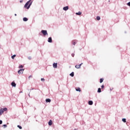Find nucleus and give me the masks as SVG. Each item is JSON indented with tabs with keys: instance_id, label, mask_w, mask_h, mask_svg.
Here are the masks:
<instances>
[{
	"instance_id": "f257e3e1",
	"label": "nucleus",
	"mask_w": 130,
	"mask_h": 130,
	"mask_svg": "<svg viewBox=\"0 0 130 130\" xmlns=\"http://www.w3.org/2000/svg\"><path fill=\"white\" fill-rule=\"evenodd\" d=\"M31 5H32V2H31V0H29L25 4V5H24V8H26L27 9H30Z\"/></svg>"
},
{
	"instance_id": "f03ea898",
	"label": "nucleus",
	"mask_w": 130,
	"mask_h": 130,
	"mask_svg": "<svg viewBox=\"0 0 130 130\" xmlns=\"http://www.w3.org/2000/svg\"><path fill=\"white\" fill-rule=\"evenodd\" d=\"M41 32L43 34L44 36H46V35H48V33H47V30H42Z\"/></svg>"
},
{
	"instance_id": "7ed1b4c3",
	"label": "nucleus",
	"mask_w": 130,
	"mask_h": 130,
	"mask_svg": "<svg viewBox=\"0 0 130 130\" xmlns=\"http://www.w3.org/2000/svg\"><path fill=\"white\" fill-rule=\"evenodd\" d=\"M23 72H24V69H20L18 71V73L19 74V75H21L23 74Z\"/></svg>"
},
{
	"instance_id": "20e7f679",
	"label": "nucleus",
	"mask_w": 130,
	"mask_h": 130,
	"mask_svg": "<svg viewBox=\"0 0 130 130\" xmlns=\"http://www.w3.org/2000/svg\"><path fill=\"white\" fill-rule=\"evenodd\" d=\"M83 64V63H82L81 64H79V65H76L75 66V68L76 69H81V66Z\"/></svg>"
},
{
	"instance_id": "39448f33",
	"label": "nucleus",
	"mask_w": 130,
	"mask_h": 130,
	"mask_svg": "<svg viewBox=\"0 0 130 130\" xmlns=\"http://www.w3.org/2000/svg\"><path fill=\"white\" fill-rule=\"evenodd\" d=\"M53 67L54 68V69H57V63H54L53 64Z\"/></svg>"
},
{
	"instance_id": "423d86ee",
	"label": "nucleus",
	"mask_w": 130,
	"mask_h": 130,
	"mask_svg": "<svg viewBox=\"0 0 130 130\" xmlns=\"http://www.w3.org/2000/svg\"><path fill=\"white\" fill-rule=\"evenodd\" d=\"M48 42L50 43H51V42H52V39L51 38V37H50L48 39Z\"/></svg>"
},
{
	"instance_id": "0eeeda50",
	"label": "nucleus",
	"mask_w": 130,
	"mask_h": 130,
	"mask_svg": "<svg viewBox=\"0 0 130 130\" xmlns=\"http://www.w3.org/2000/svg\"><path fill=\"white\" fill-rule=\"evenodd\" d=\"M63 10L64 11H68V10H69V7L68 6H66L63 8Z\"/></svg>"
},
{
	"instance_id": "6e6552de",
	"label": "nucleus",
	"mask_w": 130,
	"mask_h": 130,
	"mask_svg": "<svg viewBox=\"0 0 130 130\" xmlns=\"http://www.w3.org/2000/svg\"><path fill=\"white\" fill-rule=\"evenodd\" d=\"M72 43L73 44V45H76V44H77V41L76 40H73L72 42Z\"/></svg>"
},
{
	"instance_id": "1a4fd4ad",
	"label": "nucleus",
	"mask_w": 130,
	"mask_h": 130,
	"mask_svg": "<svg viewBox=\"0 0 130 130\" xmlns=\"http://www.w3.org/2000/svg\"><path fill=\"white\" fill-rule=\"evenodd\" d=\"M46 102H47V103L51 102V100H50V99H46Z\"/></svg>"
},
{
	"instance_id": "9d476101",
	"label": "nucleus",
	"mask_w": 130,
	"mask_h": 130,
	"mask_svg": "<svg viewBox=\"0 0 130 130\" xmlns=\"http://www.w3.org/2000/svg\"><path fill=\"white\" fill-rule=\"evenodd\" d=\"M88 104H89V105H93V101H89L88 102Z\"/></svg>"
},
{
	"instance_id": "9b49d317",
	"label": "nucleus",
	"mask_w": 130,
	"mask_h": 130,
	"mask_svg": "<svg viewBox=\"0 0 130 130\" xmlns=\"http://www.w3.org/2000/svg\"><path fill=\"white\" fill-rule=\"evenodd\" d=\"M3 113H4V110H3V109H1L0 110V115H2V114H3Z\"/></svg>"
},
{
	"instance_id": "f8f14e48",
	"label": "nucleus",
	"mask_w": 130,
	"mask_h": 130,
	"mask_svg": "<svg viewBox=\"0 0 130 130\" xmlns=\"http://www.w3.org/2000/svg\"><path fill=\"white\" fill-rule=\"evenodd\" d=\"M11 85L12 87H16V83L15 82H12Z\"/></svg>"
},
{
	"instance_id": "ddd939ff",
	"label": "nucleus",
	"mask_w": 130,
	"mask_h": 130,
	"mask_svg": "<svg viewBox=\"0 0 130 130\" xmlns=\"http://www.w3.org/2000/svg\"><path fill=\"white\" fill-rule=\"evenodd\" d=\"M48 124L49 125H52V121L51 120H50L49 122H48Z\"/></svg>"
},
{
	"instance_id": "4468645a",
	"label": "nucleus",
	"mask_w": 130,
	"mask_h": 130,
	"mask_svg": "<svg viewBox=\"0 0 130 130\" xmlns=\"http://www.w3.org/2000/svg\"><path fill=\"white\" fill-rule=\"evenodd\" d=\"M76 91L81 92V89L80 88V87H78L77 88H76Z\"/></svg>"
},
{
	"instance_id": "2eb2a0df",
	"label": "nucleus",
	"mask_w": 130,
	"mask_h": 130,
	"mask_svg": "<svg viewBox=\"0 0 130 130\" xmlns=\"http://www.w3.org/2000/svg\"><path fill=\"white\" fill-rule=\"evenodd\" d=\"M76 15H78V16H80V15H82V12H79L78 13H76Z\"/></svg>"
},
{
	"instance_id": "dca6fc26",
	"label": "nucleus",
	"mask_w": 130,
	"mask_h": 130,
	"mask_svg": "<svg viewBox=\"0 0 130 130\" xmlns=\"http://www.w3.org/2000/svg\"><path fill=\"white\" fill-rule=\"evenodd\" d=\"M23 20L24 22H26V21L28 20V18L24 17L23 18Z\"/></svg>"
},
{
	"instance_id": "f3484780",
	"label": "nucleus",
	"mask_w": 130,
	"mask_h": 130,
	"mask_svg": "<svg viewBox=\"0 0 130 130\" xmlns=\"http://www.w3.org/2000/svg\"><path fill=\"white\" fill-rule=\"evenodd\" d=\"M2 110L5 112V111H7L8 110V109L7 108H5L4 109H2Z\"/></svg>"
},
{
	"instance_id": "a211bd4d",
	"label": "nucleus",
	"mask_w": 130,
	"mask_h": 130,
	"mask_svg": "<svg viewBox=\"0 0 130 130\" xmlns=\"http://www.w3.org/2000/svg\"><path fill=\"white\" fill-rule=\"evenodd\" d=\"M74 75H75V73L74 72H72V73L70 74V76L71 77H74Z\"/></svg>"
},
{
	"instance_id": "6ab92c4d",
	"label": "nucleus",
	"mask_w": 130,
	"mask_h": 130,
	"mask_svg": "<svg viewBox=\"0 0 130 130\" xmlns=\"http://www.w3.org/2000/svg\"><path fill=\"white\" fill-rule=\"evenodd\" d=\"M98 93H101V88H98Z\"/></svg>"
},
{
	"instance_id": "aec40b11",
	"label": "nucleus",
	"mask_w": 130,
	"mask_h": 130,
	"mask_svg": "<svg viewBox=\"0 0 130 130\" xmlns=\"http://www.w3.org/2000/svg\"><path fill=\"white\" fill-rule=\"evenodd\" d=\"M122 121L123 122H126V119L125 118H123L122 119Z\"/></svg>"
},
{
	"instance_id": "412c9836",
	"label": "nucleus",
	"mask_w": 130,
	"mask_h": 130,
	"mask_svg": "<svg viewBox=\"0 0 130 130\" xmlns=\"http://www.w3.org/2000/svg\"><path fill=\"white\" fill-rule=\"evenodd\" d=\"M11 57L12 59H15V57H16V55H13V56H12Z\"/></svg>"
},
{
	"instance_id": "4be33fe9",
	"label": "nucleus",
	"mask_w": 130,
	"mask_h": 130,
	"mask_svg": "<svg viewBox=\"0 0 130 130\" xmlns=\"http://www.w3.org/2000/svg\"><path fill=\"white\" fill-rule=\"evenodd\" d=\"M103 81H104V79L101 78V79H100V83H102V82H103Z\"/></svg>"
},
{
	"instance_id": "5701e85b",
	"label": "nucleus",
	"mask_w": 130,
	"mask_h": 130,
	"mask_svg": "<svg viewBox=\"0 0 130 130\" xmlns=\"http://www.w3.org/2000/svg\"><path fill=\"white\" fill-rule=\"evenodd\" d=\"M17 127H18L19 128H20V129H22V126H21L20 125H17Z\"/></svg>"
},
{
	"instance_id": "b1692460",
	"label": "nucleus",
	"mask_w": 130,
	"mask_h": 130,
	"mask_svg": "<svg viewBox=\"0 0 130 130\" xmlns=\"http://www.w3.org/2000/svg\"><path fill=\"white\" fill-rule=\"evenodd\" d=\"M96 20H98V21H99V20H100V16H97V17H96Z\"/></svg>"
},
{
	"instance_id": "393cba45",
	"label": "nucleus",
	"mask_w": 130,
	"mask_h": 130,
	"mask_svg": "<svg viewBox=\"0 0 130 130\" xmlns=\"http://www.w3.org/2000/svg\"><path fill=\"white\" fill-rule=\"evenodd\" d=\"M19 69H23V66L21 65L19 67Z\"/></svg>"
},
{
	"instance_id": "a878e982",
	"label": "nucleus",
	"mask_w": 130,
	"mask_h": 130,
	"mask_svg": "<svg viewBox=\"0 0 130 130\" xmlns=\"http://www.w3.org/2000/svg\"><path fill=\"white\" fill-rule=\"evenodd\" d=\"M31 78H32V75H30V76H29L28 80H30V79H31Z\"/></svg>"
},
{
	"instance_id": "bb28decb",
	"label": "nucleus",
	"mask_w": 130,
	"mask_h": 130,
	"mask_svg": "<svg viewBox=\"0 0 130 130\" xmlns=\"http://www.w3.org/2000/svg\"><path fill=\"white\" fill-rule=\"evenodd\" d=\"M41 81H42V82H44V81H45V79H44V78H41Z\"/></svg>"
},
{
	"instance_id": "cd10ccee",
	"label": "nucleus",
	"mask_w": 130,
	"mask_h": 130,
	"mask_svg": "<svg viewBox=\"0 0 130 130\" xmlns=\"http://www.w3.org/2000/svg\"><path fill=\"white\" fill-rule=\"evenodd\" d=\"M72 56L73 57H74V56H75V54H74V53H72Z\"/></svg>"
},
{
	"instance_id": "c85d7f7f",
	"label": "nucleus",
	"mask_w": 130,
	"mask_h": 130,
	"mask_svg": "<svg viewBox=\"0 0 130 130\" xmlns=\"http://www.w3.org/2000/svg\"><path fill=\"white\" fill-rule=\"evenodd\" d=\"M127 6H128L129 7H130V2L128 3L127 4Z\"/></svg>"
},
{
	"instance_id": "c756f323",
	"label": "nucleus",
	"mask_w": 130,
	"mask_h": 130,
	"mask_svg": "<svg viewBox=\"0 0 130 130\" xmlns=\"http://www.w3.org/2000/svg\"><path fill=\"white\" fill-rule=\"evenodd\" d=\"M101 88H102V89H103V88H104V85H103L101 86Z\"/></svg>"
},
{
	"instance_id": "7c9ffc66",
	"label": "nucleus",
	"mask_w": 130,
	"mask_h": 130,
	"mask_svg": "<svg viewBox=\"0 0 130 130\" xmlns=\"http://www.w3.org/2000/svg\"><path fill=\"white\" fill-rule=\"evenodd\" d=\"M3 126H4L5 127H7V126L6 124H4V125H3Z\"/></svg>"
},
{
	"instance_id": "2f4dec72",
	"label": "nucleus",
	"mask_w": 130,
	"mask_h": 130,
	"mask_svg": "<svg viewBox=\"0 0 130 130\" xmlns=\"http://www.w3.org/2000/svg\"><path fill=\"white\" fill-rule=\"evenodd\" d=\"M2 123H3V121L0 120V124H2Z\"/></svg>"
},
{
	"instance_id": "473e14b6",
	"label": "nucleus",
	"mask_w": 130,
	"mask_h": 130,
	"mask_svg": "<svg viewBox=\"0 0 130 130\" xmlns=\"http://www.w3.org/2000/svg\"><path fill=\"white\" fill-rule=\"evenodd\" d=\"M22 1H20V3H22Z\"/></svg>"
},
{
	"instance_id": "72a5a7b5",
	"label": "nucleus",
	"mask_w": 130,
	"mask_h": 130,
	"mask_svg": "<svg viewBox=\"0 0 130 130\" xmlns=\"http://www.w3.org/2000/svg\"><path fill=\"white\" fill-rule=\"evenodd\" d=\"M15 16H17V14H15Z\"/></svg>"
}]
</instances>
